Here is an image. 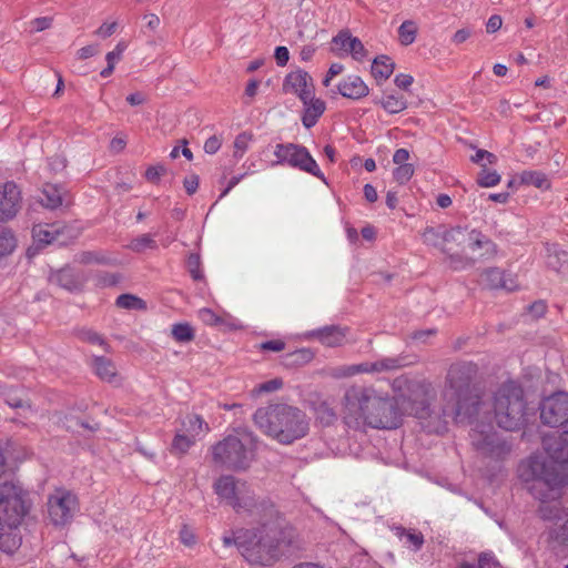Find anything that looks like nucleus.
I'll return each mask as SVG.
<instances>
[{"label": "nucleus", "mask_w": 568, "mask_h": 568, "mask_svg": "<svg viewBox=\"0 0 568 568\" xmlns=\"http://www.w3.org/2000/svg\"><path fill=\"white\" fill-rule=\"evenodd\" d=\"M457 568H504L491 551H481L476 562L462 561Z\"/></svg>", "instance_id": "obj_36"}, {"label": "nucleus", "mask_w": 568, "mask_h": 568, "mask_svg": "<svg viewBox=\"0 0 568 568\" xmlns=\"http://www.w3.org/2000/svg\"><path fill=\"white\" fill-rule=\"evenodd\" d=\"M413 174H414L413 164L398 165L393 172L394 179L399 184H405L406 182H408L410 180V178L413 176Z\"/></svg>", "instance_id": "obj_54"}, {"label": "nucleus", "mask_w": 568, "mask_h": 568, "mask_svg": "<svg viewBox=\"0 0 568 568\" xmlns=\"http://www.w3.org/2000/svg\"><path fill=\"white\" fill-rule=\"evenodd\" d=\"M471 445L483 459L505 460L511 452L507 439L494 430L491 425L477 424L469 433Z\"/></svg>", "instance_id": "obj_8"}, {"label": "nucleus", "mask_w": 568, "mask_h": 568, "mask_svg": "<svg viewBox=\"0 0 568 568\" xmlns=\"http://www.w3.org/2000/svg\"><path fill=\"white\" fill-rule=\"evenodd\" d=\"M41 204L50 210H55L68 202V192L62 185L45 183L42 189Z\"/></svg>", "instance_id": "obj_29"}, {"label": "nucleus", "mask_w": 568, "mask_h": 568, "mask_svg": "<svg viewBox=\"0 0 568 568\" xmlns=\"http://www.w3.org/2000/svg\"><path fill=\"white\" fill-rule=\"evenodd\" d=\"M417 24L413 20H405L398 28L399 41L403 45H409L416 40Z\"/></svg>", "instance_id": "obj_40"}, {"label": "nucleus", "mask_w": 568, "mask_h": 568, "mask_svg": "<svg viewBox=\"0 0 568 568\" xmlns=\"http://www.w3.org/2000/svg\"><path fill=\"white\" fill-rule=\"evenodd\" d=\"M453 408V403L448 400V403L442 408L440 413H436L430 408V416L426 418H419L422 420L423 427L428 433L434 434H444L447 432V426L449 423V419L459 422L465 416V414H447V409Z\"/></svg>", "instance_id": "obj_20"}, {"label": "nucleus", "mask_w": 568, "mask_h": 568, "mask_svg": "<svg viewBox=\"0 0 568 568\" xmlns=\"http://www.w3.org/2000/svg\"><path fill=\"white\" fill-rule=\"evenodd\" d=\"M199 316L204 324L210 326H217L223 322V320L210 308L200 310Z\"/></svg>", "instance_id": "obj_55"}, {"label": "nucleus", "mask_w": 568, "mask_h": 568, "mask_svg": "<svg viewBox=\"0 0 568 568\" xmlns=\"http://www.w3.org/2000/svg\"><path fill=\"white\" fill-rule=\"evenodd\" d=\"M252 140V134L247 132L240 133L234 140V152L235 159H241L248 149V142Z\"/></svg>", "instance_id": "obj_52"}, {"label": "nucleus", "mask_w": 568, "mask_h": 568, "mask_svg": "<svg viewBox=\"0 0 568 568\" xmlns=\"http://www.w3.org/2000/svg\"><path fill=\"white\" fill-rule=\"evenodd\" d=\"M554 538L559 544L568 546V519L554 530Z\"/></svg>", "instance_id": "obj_58"}, {"label": "nucleus", "mask_w": 568, "mask_h": 568, "mask_svg": "<svg viewBox=\"0 0 568 568\" xmlns=\"http://www.w3.org/2000/svg\"><path fill=\"white\" fill-rule=\"evenodd\" d=\"M72 229L60 223L47 224V225H34L32 229L33 239L39 243L52 244L57 242L60 245L67 243L69 239H73L77 235L70 234Z\"/></svg>", "instance_id": "obj_18"}, {"label": "nucleus", "mask_w": 568, "mask_h": 568, "mask_svg": "<svg viewBox=\"0 0 568 568\" xmlns=\"http://www.w3.org/2000/svg\"><path fill=\"white\" fill-rule=\"evenodd\" d=\"M194 437L178 433L172 440L171 450L174 454L183 455L194 445Z\"/></svg>", "instance_id": "obj_45"}, {"label": "nucleus", "mask_w": 568, "mask_h": 568, "mask_svg": "<svg viewBox=\"0 0 568 568\" xmlns=\"http://www.w3.org/2000/svg\"><path fill=\"white\" fill-rule=\"evenodd\" d=\"M115 305L125 310H145V302L132 294H121L115 301Z\"/></svg>", "instance_id": "obj_43"}, {"label": "nucleus", "mask_w": 568, "mask_h": 568, "mask_svg": "<svg viewBox=\"0 0 568 568\" xmlns=\"http://www.w3.org/2000/svg\"><path fill=\"white\" fill-rule=\"evenodd\" d=\"M542 447L550 460L547 463L555 466V464H568V422L564 425L560 434L558 432L552 434H545L542 436Z\"/></svg>", "instance_id": "obj_16"}, {"label": "nucleus", "mask_w": 568, "mask_h": 568, "mask_svg": "<svg viewBox=\"0 0 568 568\" xmlns=\"http://www.w3.org/2000/svg\"><path fill=\"white\" fill-rule=\"evenodd\" d=\"M348 333L347 327L339 325H327L317 329H313L308 333V336L317 339L321 344L328 347L341 346Z\"/></svg>", "instance_id": "obj_23"}, {"label": "nucleus", "mask_w": 568, "mask_h": 568, "mask_svg": "<svg viewBox=\"0 0 568 568\" xmlns=\"http://www.w3.org/2000/svg\"><path fill=\"white\" fill-rule=\"evenodd\" d=\"M371 400L362 424L381 429H394L400 426L402 410L395 397H384L376 392Z\"/></svg>", "instance_id": "obj_9"}, {"label": "nucleus", "mask_w": 568, "mask_h": 568, "mask_svg": "<svg viewBox=\"0 0 568 568\" xmlns=\"http://www.w3.org/2000/svg\"><path fill=\"white\" fill-rule=\"evenodd\" d=\"M283 386V381L281 378H273L265 383H262L258 386V392L261 393H270L280 389Z\"/></svg>", "instance_id": "obj_61"}, {"label": "nucleus", "mask_w": 568, "mask_h": 568, "mask_svg": "<svg viewBox=\"0 0 568 568\" xmlns=\"http://www.w3.org/2000/svg\"><path fill=\"white\" fill-rule=\"evenodd\" d=\"M275 165H288L306 172L326 183L325 175L320 170L317 162L308 152L307 148L296 143H278L275 145Z\"/></svg>", "instance_id": "obj_10"}, {"label": "nucleus", "mask_w": 568, "mask_h": 568, "mask_svg": "<svg viewBox=\"0 0 568 568\" xmlns=\"http://www.w3.org/2000/svg\"><path fill=\"white\" fill-rule=\"evenodd\" d=\"M274 58L276 60L277 65H280V67L286 65L288 62V59H290L288 49L286 47H282V45L276 47L275 52H274Z\"/></svg>", "instance_id": "obj_62"}, {"label": "nucleus", "mask_w": 568, "mask_h": 568, "mask_svg": "<svg viewBox=\"0 0 568 568\" xmlns=\"http://www.w3.org/2000/svg\"><path fill=\"white\" fill-rule=\"evenodd\" d=\"M316 418L324 426H329L334 424L337 419V415L333 407L327 402H322L317 405L316 409Z\"/></svg>", "instance_id": "obj_44"}, {"label": "nucleus", "mask_w": 568, "mask_h": 568, "mask_svg": "<svg viewBox=\"0 0 568 568\" xmlns=\"http://www.w3.org/2000/svg\"><path fill=\"white\" fill-rule=\"evenodd\" d=\"M304 104L302 123L306 129L314 126L325 111V102L310 94L307 99L301 100Z\"/></svg>", "instance_id": "obj_28"}, {"label": "nucleus", "mask_w": 568, "mask_h": 568, "mask_svg": "<svg viewBox=\"0 0 568 568\" xmlns=\"http://www.w3.org/2000/svg\"><path fill=\"white\" fill-rule=\"evenodd\" d=\"M172 336L176 342L187 343L194 339L195 333L189 323H178L172 326Z\"/></svg>", "instance_id": "obj_42"}, {"label": "nucleus", "mask_w": 568, "mask_h": 568, "mask_svg": "<svg viewBox=\"0 0 568 568\" xmlns=\"http://www.w3.org/2000/svg\"><path fill=\"white\" fill-rule=\"evenodd\" d=\"M568 262V252L566 251H558L554 254L548 255L547 265L557 271L562 272L565 271V263Z\"/></svg>", "instance_id": "obj_51"}, {"label": "nucleus", "mask_w": 568, "mask_h": 568, "mask_svg": "<svg viewBox=\"0 0 568 568\" xmlns=\"http://www.w3.org/2000/svg\"><path fill=\"white\" fill-rule=\"evenodd\" d=\"M375 103L381 104L390 114L399 113L407 108V101L403 95L388 94L381 100H375Z\"/></svg>", "instance_id": "obj_37"}, {"label": "nucleus", "mask_w": 568, "mask_h": 568, "mask_svg": "<svg viewBox=\"0 0 568 568\" xmlns=\"http://www.w3.org/2000/svg\"><path fill=\"white\" fill-rule=\"evenodd\" d=\"M520 183L525 185H534L538 189L547 190L550 187V182L546 174L540 171H523L519 175Z\"/></svg>", "instance_id": "obj_38"}, {"label": "nucleus", "mask_w": 568, "mask_h": 568, "mask_svg": "<svg viewBox=\"0 0 568 568\" xmlns=\"http://www.w3.org/2000/svg\"><path fill=\"white\" fill-rule=\"evenodd\" d=\"M547 310L546 303L542 301L534 302L528 306V312L534 318H539L545 315Z\"/></svg>", "instance_id": "obj_63"}, {"label": "nucleus", "mask_w": 568, "mask_h": 568, "mask_svg": "<svg viewBox=\"0 0 568 568\" xmlns=\"http://www.w3.org/2000/svg\"><path fill=\"white\" fill-rule=\"evenodd\" d=\"M476 182L481 187H491L500 182V175L496 171H489L486 165H481Z\"/></svg>", "instance_id": "obj_47"}, {"label": "nucleus", "mask_w": 568, "mask_h": 568, "mask_svg": "<svg viewBox=\"0 0 568 568\" xmlns=\"http://www.w3.org/2000/svg\"><path fill=\"white\" fill-rule=\"evenodd\" d=\"M199 183H200L199 175L192 174L190 176H186L184 179V181H183V185H184L185 192L189 195L194 194L197 191Z\"/></svg>", "instance_id": "obj_60"}, {"label": "nucleus", "mask_w": 568, "mask_h": 568, "mask_svg": "<svg viewBox=\"0 0 568 568\" xmlns=\"http://www.w3.org/2000/svg\"><path fill=\"white\" fill-rule=\"evenodd\" d=\"M166 173V169L164 165H152V166H149L145 171V179L149 181V182H152V183H158L160 178L162 175H164Z\"/></svg>", "instance_id": "obj_56"}, {"label": "nucleus", "mask_w": 568, "mask_h": 568, "mask_svg": "<svg viewBox=\"0 0 568 568\" xmlns=\"http://www.w3.org/2000/svg\"><path fill=\"white\" fill-rule=\"evenodd\" d=\"M30 509L23 490L11 483L0 485V521L21 525Z\"/></svg>", "instance_id": "obj_12"}, {"label": "nucleus", "mask_w": 568, "mask_h": 568, "mask_svg": "<svg viewBox=\"0 0 568 568\" xmlns=\"http://www.w3.org/2000/svg\"><path fill=\"white\" fill-rule=\"evenodd\" d=\"M397 536L405 538V544L413 546L414 550H419L424 544V536L422 532L406 530L403 527H397Z\"/></svg>", "instance_id": "obj_48"}, {"label": "nucleus", "mask_w": 568, "mask_h": 568, "mask_svg": "<svg viewBox=\"0 0 568 568\" xmlns=\"http://www.w3.org/2000/svg\"><path fill=\"white\" fill-rule=\"evenodd\" d=\"M470 248L471 251H477L483 248L484 255L493 257L497 254V245L489 237L484 235L478 230H470Z\"/></svg>", "instance_id": "obj_35"}, {"label": "nucleus", "mask_w": 568, "mask_h": 568, "mask_svg": "<svg viewBox=\"0 0 568 568\" xmlns=\"http://www.w3.org/2000/svg\"><path fill=\"white\" fill-rule=\"evenodd\" d=\"M52 281L69 292H79L83 286V278L71 267H63L59 270L54 275H52Z\"/></svg>", "instance_id": "obj_30"}, {"label": "nucleus", "mask_w": 568, "mask_h": 568, "mask_svg": "<svg viewBox=\"0 0 568 568\" xmlns=\"http://www.w3.org/2000/svg\"><path fill=\"white\" fill-rule=\"evenodd\" d=\"M480 283L489 290L504 288L513 291L516 283L513 278H507L505 272L499 267H488L480 274Z\"/></svg>", "instance_id": "obj_25"}, {"label": "nucleus", "mask_w": 568, "mask_h": 568, "mask_svg": "<svg viewBox=\"0 0 568 568\" xmlns=\"http://www.w3.org/2000/svg\"><path fill=\"white\" fill-rule=\"evenodd\" d=\"M436 235L442 236L444 241L443 251L449 254L452 264L462 262L463 257L457 254H453L452 252L457 247H462L466 242H468V245L470 246V231L466 227L455 226L449 230H444L440 233L437 232Z\"/></svg>", "instance_id": "obj_19"}, {"label": "nucleus", "mask_w": 568, "mask_h": 568, "mask_svg": "<svg viewBox=\"0 0 568 568\" xmlns=\"http://www.w3.org/2000/svg\"><path fill=\"white\" fill-rule=\"evenodd\" d=\"M519 478L528 484L529 493L540 501L538 515L544 520L560 518L559 498L566 476L541 456H530L518 466Z\"/></svg>", "instance_id": "obj_2"}, {"label": "nucleus", "mask_w": 568, "mask_h": 568, "mask_svg": "<svg viewBox=\"0 0 568 568\" xmlns=\"http://www.w3.org/2000/svg\"><path fill=\"white\" fill-rule=\"evenodd\" d=\"M184 429L186 433L190 434V436L194 437L200 435L202 432H209L210 427L207 423L204 422V419L196 414H189L184 418L182 423Z\"/></svg>", "instance_id": "obj_39"}, {"label": "nucleus", "mask_w": 568, "mask_h": 568, "mask_svg": "<svg viewBox=\"0 0 568 568\" xmlns=\"http://www.w3.org/2000/svg\"><path fill=\"white\" fill-rule=\"evenodd\" d=\"M478 367L471 362H457L450 365L446 385L445 396L453 403V408L447 414H465L468 418L478 412L480 404L479 394L474 385Z\"/></svg>", "instance_id": "obj_4"}, {"label": "nucleus", "mask_w": 568, "mask_h": 568, "mask_svg": "<svg viewBox=\"0 0 568 568\" xmlns=\"http://www.w3.org/2000/svg\"><path fill=\"white\" fill-rule=\"evenodd\" d=\"M187 271L190 272L192 278L194 281H200L203 278V273L201 272V258L196 253H191L186 261Z\"/></svg>", "instance_id": "obj_53"}, {"label": "nucleus", "mask_w": 568, "mask_h": 568, "mask_svg": "<svg viewBox=\"0 0 568 568\" xmlns=\"http://www.w3.org/2000/svg\"><path fill=\"white\" fill-rule=\"evenodd\" d=\"M121 278L120 274L109 272H99L94 277L95 285L102 288L116 286Z\"/></svg>", "instance_id": "obj_50"}, {"label": "nucleus", "mask_w": 568, "mask_h": 568, "mask_svg": "<svg viewBox=\"0 0 568 568\" xmlns=\"http://www.w3.org/2000/svg\"><path fill=\"white\" fill-rule=\"evenodd\" d=\"M402 366L399 358H383L373 363H362L342 368L339 376H352L358 373H375L383 371H393Z\"/></svg>", "instance_id": "obj_22"}, {"label": "nucleus", "mask_w": 568, "mask_h": 568, "mask_svg": "<svg viewBox=\"0 0 568 568\" xmlns=\"http://www.w3.org/2000/svg\"><path fill=\"white\" fill-rule=\"evenodd\" d=\"M222 145L221 140L216 136H210L204 143V151L207 154H215Z\"/></svg>", "instance_id": "obj_64"}, {"label": "nucleus", "mask_w": 568, "mask_h": 568, "mask_svg": "<svg viewBox=\"0 0 568 568\" xmlns=\"http://www.w3.org/2000/svg\"><path fill=\"white\" fill-rule=\"evenodd\" d=\"M540 419L550 427L568 423V393L557 392L540 403Z\"/></svg>", "instance_id": "obj_15"}, {"label": "nucleus", "mask_w": 568, "mask_h": 568, "mask_svg": "<svg viewBox=\"0 0 568 568\" xmlns=\"http://www.w3.org/2000/svg\"><path fill=\"white\" fill-rule=\"evenodd\" d=\"M236 513H247L255 520L281 519L280 511L267 498L256 499L255 494L246 483L240 485L239 494L231 504Z\"/></svg>", "instance_id": "obj_13"}, {"label": "nucleus", "mask_w": 568, "mask_h": 568, "mask_svg": "<svg viewBox=\"0 0 568 568\" xmlns=\"http://www.w3.org/2000/svg\"><path fill=\"white\" fill-rule=\"evenodd\" d=\"M17 240L11 230L0 226V258L13 252Z\"/></svg>", "instance_id": "obj_41"}, {"label": "nucleus", "mask_w": 568, "mask_h": 568, "mask_svg": "<svg viewBox=\"0 0 568 568\" xmlns=\"http://www.w3.org/2000/svg\"><path fill=\"white\" fill-rule=\"evenodd\" d=\"M283 90L285 92H293L301 100H305L310 94L314 93L313 80L304 70L293 71L285 77Z\"/></svg>", "instance_id": "obj_21"}, {"label": "nucleus", "mask_w": 568, "mask_h": 568, "mask_svg": "<svg viewBox=\"0 0 568 568\" xmlns=\"http://www.w3.org/2000/svg\"><path fill=\"white\" fill-rule=\"evenodd\" d=\"M128 247L135 252V253H142L146 248L155 250L158 247L156 242L151 237L150 234H142L135 239H133Z\"/></svg>", "instance_id": "obj_46"}, {"label": "nucleus", "mask_w": 568, "mask_h": 568, "mask_svg": "<svg viewBox=\"0 0 568 568\" xmlns=\"http://www.w3.org/2000/svg\"><path fill=\"white\" fill-rule=\"evenodd\" d=\"M337 90L344 98L352 100L362 99L369 93L368 87L358 75L346 77L338 83Z\"/></svg>", "instance_id": "obj_27"}, {"label": "nucleus", "mask_w": 568, "mask_h": 568, "mask_svg": "<svg viewBox=\"0 0 568 568\" xmlns=\"http://www.w3.org/2000/svg\"><path fill=\"white\" fill-rule=\"evenodd\" d=\"M240 485L232 475H223L217 478L214 483V491L215 494L225 499L227 504L231 506L235 496L239 494Z\"/></svg>", "instance_id": "obj_31"}, {"label": "nucleus", "mask_w": 568, "mask_h": 568, "mask_svg": "<svg viewBox=\"0 0 568 568\" xmlns=\"http://www.w3.org/2000/svg\"><path fill=\"white\" fill-rule=\"evenodd\" d=\"M77 336L83 342H87L90 344H98L100 346H103L105 349L109 348V345L104 341V338L100 334H98L95 331H92L90 328L78 329Z\"/></svg>", "instance_id": "obj_49"}, {"label": "nucleus", "mask_w": 568, "mask_h": 568, "mask_svg": "<svg viewBox=\"0 0 568 568\" xmlns=\"http://www.w3.org/2000/svg\"><path fill=\"white\" fill-rule=\"evenodd\" d=\"M21 191L14 182L0 185V222L12 220L21 207Z\"/></svg>", "instance_id": "obj_17"}, {"label": "nucleus", "mask_w": 568, "mask_h": 568, "mask_svg": "<svg viewBox=\"0 0 568 568\" xmlns=\"http://www.w3.org/2000/svg\"><path fill=\"white\" fill-rule=\"evenodd\" d=\"M400 393L395 397L403 415H410L416 418L430 416V402L434 397L430 385L425 382L406 379L404 387L399 386Z\"/></svg>", "instance_id": "obj_7"}, {"label": "nucleus", "mask_w": 568, "mask_h": 568, "mask_svg": "<svg viewBox=\"0 0 568 568\" xmlns=\"http://www.w3.org/2000/svg\"><path fill=\"white\" fill-rule=\"evenodd\" d=\"M20 525H11L0 521V550L6 554H14L22 544Z\"/></svg>", "instance_id": "obj_24"}, {"label": "nucleus", "mask_w": 568, "mask_h": 568, "mask_svg": "<svg viewBox=\"0 0 568 568\" xmlns=\"http://www.w3.org/2000/svg\"><path fill=\"white\" fill-rule=\"evenodd\" d=\"M285 348V343L282 339H271L261 343L260 349L264 352H281Z\"/></svg>", "instance_id": "obj_57"}, {"label": "nucleus", "mask_w": 568, "mask_h": 568, "mask_svg": "<svg viewBox=\"0 0 568 568\" xmlns=\"http://www.w3.org/2000/svg\"><path fill=\"white\" fill-rule=\"evenodd\" d=\"M395 63L385 54L378 55L374 59L372 64V75L377 81H386L394 72Z\"/></svg>", "instance_id": "obj_33"}, {"label": "nucleus", "mask_w": 568, "mask_h": 568, "mask_svg": "<svg viewBox=\"0 0 568 568\" xmlns=\"http://www.w3.org/2000/svg\"><path fill=\"white\" fill-rule=\"evenodd\" d=\"M48 515L54 526H64L71 521L78 509V498L65 489H57L48 498Z\"/></svg>", "instance_id": "obj_14"}, {"label": "nucleus", "mask_w": 568, "mask_h": 568, "mask_svg": "<svg viewBox=\"0 0 568 568\" xmlns=\"http://www.w3.org/2000/svg\"><path fill=\"white\" fill-rule=\"evenodd\" d=\"M91 365L95 375L100 379L108 383H113L116 379V367L110 358L104 356H93Z\"/></svg>", "instance_id": "obj_32"}, {"label": "nucleus", "mask_w": 568, "mask_h": 568, "mask_svg": "<svg viewBox=\"0 0 568 568\" xmlns=\"http://www.w3.org/2000/svg\"><path fill=\"white\" fill-rule=\"evenodd\" d=\"M180 540L183 545L191 547V546L195 545L196 537L193 534V531L191 529H189V527L186 525H183V527L180 530Z\"/></svg>", "instance_id": "obj_59"}, {"label": "nucleus", "mask_w": 568, "mask_h": 568, "mask_svg": "<svg viewBox=\"0 0 568 568\" xmlns=\"http://www.w3.org/2000/svg\"><path fill=\"white\" fill-rule=\"evenodd\" d=\"M314 358L311 348H298L282 356V364L287 368L303 366Z\"/></svg>", "instance_id": "obj_34"}, {"label": "nucleus", "mask_w": 568, "mask_h": 568, "mask_svg": "<svg viewBox=\"0 0 568 568\" xmlns=\"http://www.w3.org/2000/svg\"><path fill=\"white\" fill-rule=\"evenodd\" d=\"M258 429L282 445H291L308 434L310 419L298 407L274 403L260 407L253 415Z\"/></svg>", "instance_id": "obj_3"}, {"label": "nucleus", "mask_w": 568, "mask_h": 568, "mask_svg": "<svg viewBox=\"0 0 568 568\" xmlns=\"http://www.w3.org/2000/svg\"><path fill=\"white\" fill-rule=\"evenodd\" d=\"M526 400L523 388L515 382L504 383L494 396L497 425L505 430H517L525 423Z\"/></svg>", "instance_id": "obj_6"}, {"label": "nucleus", "mask_w": 568, "mask_h": 568, "mask_svg": "<svg viewBox=\"0 0 568 568\" xmlns=\"http://www.w3.org/2000/svg\"><path fill=\"white\" fill-rule=\"evenodd\" d=\"M333 43L344 49L346 53L352 54L357 61H362L367 55V50L362 41L358 38L352 37L347 30L339 31L338 34L333 38Z\"/></svg>", "instance_id": "obj_26"}, {"label": "nucleus", "mask_w": 568, "mask_h": 568, "mask_svg": "<svg viewBox=\"0 0 568 568\" xmlns=\"http://www.w3.org/2000/svg\"><path fill=\"white\" fill-rule=\"evenodd\" d=\"M255 528H240L225 534V547L235 546L251 565L270 566L282 554V546L290 544V530L284 518L255 520Z\"/></svg>", "instance_id": "obj_1"}, {"label": "nucleus", "mask_w": 568, "mask_h": 568, "mask_svg": "<svg viewBox=\"0 0 568 568\" xmlns=\"http://www.w3.org/2000/svg\"><path fill=\"white\" fill-rule=\"evenodd\" d=\"M376 390L364 385H352L344 392L342 406L343 418L348 427L357 428L364 420Z\"/></svg>", "instance_id": "obj_11"}, {"label": "nucleus", "mask_w": 568, "mask_h": 568, "mask_svg": "<svg viewBox=\"0 0 568 568\" xmlns=\"http://www.w3.org/2000/svg\"><path fill=\"white\" fill-rule=\"evenodd\" d=\"M257 443L252 432L227 435L211 447L212 462L225 470L246 471L256 458Z\"/></svg>", "instance_id": "obj_5"}]
</instances>
